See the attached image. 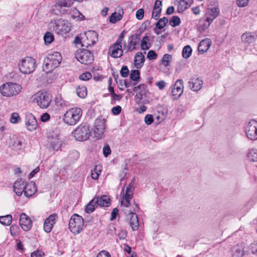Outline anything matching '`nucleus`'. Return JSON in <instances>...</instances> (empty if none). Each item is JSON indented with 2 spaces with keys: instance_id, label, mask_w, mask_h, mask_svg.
I'll use <instances>...</instances> for the list:
<instances>
[{
  "instance_id": "obj_9",
  "label": "nucleus",
  "mask_w": 257,
  "mask_h": 257,
  "mask_svg": "<svg viewBox=\"0 0 257 257\" xmlns=\"http://www.w3.org/2000/svg\"><path fill=\"white\" fill-rule=\"evenodd\" d=\"M246 137L250 140H257V121L251 119L247 123L245 130Z\"/></svg>"
},
{
  "instance_id": "obj_2",
  "label": "nucleus",
  "mask_w": 257,
  "mask_h": 257,
  "mask_svg": "<svg viewBox=\"0 0 257 257\" xmlns=\"http://www.w3.org/2000/svg\"><path fill=\"white\" fill-rule=\"evenodd\" d=\"M22 86L14 82H7L0 87L1 93L4 96L11 97L19 94L22 91Z\"/></svg>"
},
{
  "instance_id": "obj_31",
  "label": "nucleus",
  "mask_w": 257,
  "mask_h": 257,
  "mask_svg": "<svg viewBox=\"0 0 257 257\" xmlns=\"http://www.w3.org/2000/svg\"><path fill=\"white\" fill-rule=\"evenodd\" d=\"M191 4L189 3L186 0H180L178 6V11L179 13H182L188 9Z\"/></svg>"
},
{
  "instance_id": "obj_44",
  "label": "nucleus",
  "mask_w": 257,
  "mask_h": 257,
  "mask_svg": "<svg viewBox=\"0 0 257 257\" xmlns=\"http://www.w3.org/2000/svg\"><path fill=\"white\" fill-rule=\"evenodd\" d=\"M172 58V55L168 54H165L162 60L163 64L166 67L169 66Z\"/></svg>"
},
{
  "instance_id": "obj_62",
  "label": "nucleus",
  "mask_w": 257,
  "mask_h": 257,
  "mask_svg": "<svg viewBox=\"0 0 257 257\" xmlns=\"http://www.w3.org/2000/svg\"><path fill=\"white\" fill-rule=\"evenodd\" d=\"M153 121V117L151 114H147L145 117V122L148 125L152 124Z\"/></svg>"
},
{
  "instance_id": "obj_49",
  "label": "nucleus",
  "mask_w": 257,
  "mask_h": 257,
  "mask_svg": "<svg viewBox=\"0 0 257 257\" xmlns=\"http://www.w3.org/2000/svg\"><path fill=\"white\" fill-rule=\"evenodd\" d=\"M121 18V15L120 14H117L116 13H114L110 17V22L112 23H115L117 21L120 20Z\"/></svg>"
},
{
  "instance_id": "obj_48",
  "label": "nucleus",
  "mask_w": 257,
  "mask_h": 257,
  "mask_svg": "<svg viewBox=\"0 0 257 257\" xmlns=\"http://www.w3.org/2000/svg\"><path fill=\"white\" fill-rule=\"evenodd\" d=\"M126 33V32L124 31H123L120 34L119 36L118 37V39H117L116 41L115 42L119 44H123V48H125L126 47V43L125 41H124V35Z\"/></svg>"
},
{
  "instance_id": "obj_46",
  "label": "nucleus",
  "mask_w": 257,
  "mask_h": 257,
  "mask_svg": "<svg viewBox=\"0 0 257 257\" xmlns=\"http://www.w3.org/2000/svg\"><path fill=\"white\" fill-rule=\"evenodd\" d=\"M44 40L46 44L51 43L54 40L53 35L50 32H47L44 36Z\"/></svg>"
},
{
  "instance_id": "obj_54",
  "label": "nucleus",
  "mask_w": 257,
  "mask_h": 257,
  "mask_svg": "<svg viewBox=\"0 0 257 257\" xmlns=\"http://www.w3.org/2000/svg\"><path fill=\"white\" fill-rule=\"evenodd\" d=\"M92 77V75L89 72H85L79 76V78L82 80L87 81L89 80Z\"/></svg>"
},
{
  "instance_id": "obj_59",
  "label": "nucleus",
  "mask_w": 257,
  "mask_h": 257,
  "mask_svg": "<svg viewBox=\"0 0 257 257\" xmlns=\"http://www.w3.org/2000/svg\"><path fill=\"white\" fill-rule=\"evenodd\" d=\"M111 153V150L108 145H105L103 148V154L104 157H106Z\"/></svg>"
},
{
  "instance_id": "obj_22",
  "label": "nucleus",
  "mask_w": 257,
  "mask_h": 257,
  "mask_svg": "<svg viewBox=\"0 0 257 257\" xmlns=\"http://www.w3.org/2000/svg\"><path fill=\"white\" fill-rule=\"evenodd\" d=\"M24 185V182L22 179H19L15 182L13 190L18 196H21L22 193L24 192L23 190L25 187Z\"/></svg>"
},
{
  "instance_id": "obj_61",
  "label": "nucleus",
  "mask_w": 257,
  "mask_h": 257,
  "mask_svg": "<svg viewBox=\"0 0 257 257\" xmlns=\"http://www.w3.org/2000/svg\"><path fill=\"white\" fill-rule=\"evenodd\" d=\"M144 10L143 9H139L136 14V17L137 19L140 20H142L144 17Z\"/></svg>"
},
{
  "instance_id": "obj_63",
  "label": "nucleus",
  "mask_w": 257,
  "mask_h": 257,
  "mask_svg": "<svg viewBox=\"0 0 257 257\" xmlns=\"http://www.w3.org/2000/svg\"><path fill=\"white\" fill-rule=\"evenodd\" d=\"M157 57V54L153 50H150L147 54V58L150 60L156 59Z\"/></svg>"
},
{
  "instance_id": "obj_47",
  "label": "nucleus",
  "mask_w": 257,
  "mask_h": 257,
  "mask_svg": "<svg viewBox=\"0 0 257 257\" xmlns=\"http://www.w3.org/2000/svg\"><path fill=\"white\" fill-rule=\"evenodd\" d=\"M101 170L100 168H98V167L96 166L94 168V170L91 171V176L92 179L96 180L98 178Z\"/></svg>"
},
{
  "instance_id": "obj_10",
  "label": "nucleus",
  "mask_w": 257,
  "mask_h": 257,
  "mask_svg": "<svg viewBox=\"0 0 257 257\" xmlns=\"http://www.w3.org/2000/svg\"><path fill=\"white\" fill-rule=\"evenodd\" d=\"M105 129V120L104 118H98L94 123V133L95 137L99 139L102 137Z\"/></svg>"
},
{
  "instance_id": "obj_26",
  "label": "nucleus",
  "mask_w": 257,
  "mask_h": 257,
  "mask_svg": "<svg viewBox=\"0 0 257 257\" xmlns=\"http://www.w3.org/2000/svg\"><path fill=\"white\" fill-rule=\"evenodd\" d=\"M232 252L236 257H243L244 255V249L243 244H237L232 248Z\"/></svg>"
},
{
  "instance_id": "obj_38",
  "label": "nucleus",
  "mask_w": 257,
  "mask_h": 257,
  "mask_svg": "<svg viewBox=\"0 0 257 257\" xmlns=\"http://www.w3.org/2000/svg\"><path fill=\"white\" fill-rule=\"evenodd\" d=\"M70 13L71 14L73 17L77 18L79 20H84L85 19L84 16L75 8L72 9Z\"/></svg>"
},
{
  "instance_id": "obj_11",
  "label": "nucleus",
  "mask_w": 257,
  "mask_h": 257,
  "mask_svg": "<svg viewBox=\"0 0 257 257\" xmlns=\"http://www.w3.org/2000/svg\"><path fill=\"white\" fill-rule=\"evenodd\" d=\"M109 55L115 58H119L123 55V50L121 44L115 42L109 48Z\"/></svg>"
},
{
  "instance_id": "obj_33",
  "label": "nucleus",
  "mask_w": 257,
  "mask_h": 257,
  "mask_svg": "<svg viewBox=\"0 0 257 257\" xmlns=\"http://www.w3.org/2000/svg\"><path fill=\"white\" fill-rule=\"evenodd\" d=\"M192 50L189 45L185 46L182 50V57L185 59L188 58L191 55Z\"/></svg>"
},
{
  "instance_id": "obj_37",
  "label": "nucleus",
  "mask_w": 257,
  "mask_h": 257,
  "mask_svg": "<svg viewBox=\"0 0 257 257\" xmlns=\"http://www.w3.org/2000/svg\"><path fill=\"white\" fill-rule=\"evenodd\" d=\"M149 40V37L145 36L143 38L141 43V47L142 50H148L150 47V44L148 43Z\"/></svg>"
},
{
  "instance_id": "obj_12",
  "label": "nucleus",
  "mask_w": 257,
  "mask_h": 257,
  "mask_svg": "<svg viewBox=\"0 0 257 257\" xmlns=\"http://www.w3.org/2000/svg\"><path fill=\"white\" fill-rule=\"evenodd\" d=\"M141 33L135 34L131 35L128 41L127 52L132 51L137 49L136 46L138 45L140 41V35Z\"/></svg>"
},
{
  "instance_id": "obj_34",
  "label": "nucleus",
  "mask_w": 257,
  "mask_h": 257,
  "mask_svg": "<svg viewBox=\"0 0 257 257\" xmlns=\"http://www.w3.org/2000/svg\"><path fill=\"white\" fill-rule=\"evenodd\" d=\"M97 205L95 203V200L92 199L89 203L86 205L85 207V211L87 213H90L92 212L95 209V206Z\"/></svg>"
},
{
  "instance_id": "obj_25",
  "label": "nucleus",
  "mask_w": 257,
  "mask_h": 257,
  "mask_svg": "<svg viewBox=\"0 0 257 257\" xmlns=\"http://www.w3.org/2000/svg\"><path fill=\"white\" fill-rule=\"evenodd\" d=\"M129 214L131 215L130 225L133 230L136 231L138 229L139 225L138 217L134 212H130Z\"/></svg>"
},
{
  "instance_id": "obj_60",
  "label": "nucleus",
  "mask_w": 257,
  "mask_h": 257,
  "mask_svg": "<svg viewBox=\"0 0 257 257\" xmlns=\"http://www.w3.org/2000/svg\"><path fill=\"white\" fill-rule=\"evenodd\" d=\"M74 42L77 46V47H78L79 46H80L81 47H85V43H83V41H81V38H80L78 36H76L75 38Z\"/></svg>"
},
{
  "instance_id": "obj_57",
  "label": "nucleus",
  "mask_w": 257,
  "mask_h": 257,
  "mask_svg": "<svg viewBox=\"0 0 257 257\" xmlns=\"http://www.w3.org/2000/svg\"><path fill=\"white\" fill-rule=\"evenodd\" d=\"M249 2V0H236V3L238 7H246Z\"/></svg>"
},
{
  "instance_id": "obj_36",
  "label": "nucleus",
  "mask_w": 257,
  "mask_h": 257,
  "mask_svg": "<svg viewBox=\"0 0 257 257\" xmlns=\"http://www.w3.org/2000/svg\"><path fill=\"white\" fill-rule=\"evenodd\" d=\"M78 96L80 98H84L87 95V89L85 86H78L76 88Z\"/></svg>"
},
{
  "instance_id": "obj_29",
  "label": "nucleus",
  "mask_w": 257,
  "mask_h": 257,
  "mask_svg": "<svg viewBox=\"0 0 257 257\" xmlns=\"http://www.w3.org/2000/svg\"><path fill=\"white\" fill-rule=\"evenodd\" d=\"M64 6H61L56 2V4L52 6V12L53 14L56 15H60L64 14L66 12L65 10L63 9Z\"/></svg>"
},
{
  "instance_id": "obj_30",
  "label": "nucleus",
  "mask_w": 257,
  "mask_h": 257,
  "mask_svg": "<svg viewBox=\"0 0 257 257\" xmlns=\"http://www.w3.org/2000/svg\"><path fill=\"white\" fill-rule=\"evenodd\" d=\"M246 157L247 159L251 162H257V149L255 148L249 149Z\"/></svg>"
},
{
  "instance_id": "obj_1",
  "label": "nucleus",
  "mask_w": 257,
  "mask_h": 257,
  "mask_svg": "<svg viewBox=\"0 0 257 257\" xmlns=\"http://www.w3.org/2000/svg\"><path fill=\"white\" fill-rule=\"evenodd\" d=\"M62 57L60 53L56 52L49 54L45 58L43 62V69L46 73L51 72L60 65Z\"/></svg>"
},
{
  "instance_id": "obj_23",
  "label": "nucleus",
  "mask_w": 257,
  "mask_h": 257,
  "mask_svg": "<svg viewBox=\"0 0 257 257\" xmlns=\"http://www.w3.org/2000/svg\"><path fill=\"white\" fill-rule=\"evenodd\" d=\"M211 44V41L210 39L205 38L201 41L198 46V51L204 53L206 52L210 48Z\"/></svg>"
},
{
  "instance_id": "obj_51",
  "label": "nucleus",
  "mask_w": 257,
  "mask_h": 257,
  "mask_svg": "<svg viewBox=\"0 0 257 257\" xmlns=\"http://www.w3.org/2000/svg\"><path fill=\"white\" fill-rule=\"evenodd\" d=\"M146 88V85L145 84H140L138 86H136L134 88L133 90L135 92H138L139 89H141L140 92L141 94H144L145 93Z\"/></svg>"
},
{
  "instance_id": "obj_27",
  "label": "nucleus",
  "mask_w": 257,
  "mask_h": 257,
  "mask_svg": "<svg viewBox=\"0 0 257 257\" xmlns=\"http://www.w3.org/2000/svg\"><path fill=\"white\" fill-rule=\"evenodd\" d=\"M145 56L142 52H138L135 57V64L137 68H140L145 61Z\"/></svg>"
},
{
  "instance_id": "obj_35",
  "label": "nucleus",
  "mask_w": 257,
  "mask_h": 257,
  "mask_svg": "<svg viewBox=\"0 0 257 257\" xmlns=\"http://www.w3.org/2000/svg\"><path fill=\"white\" fill-rule=\"evenodd\" d=\"M12 220V216L11 215H7L4 216H0V223L3 225H9Z\"/></svg>"
},
{
  "instance_id": "obj_32",
  "label": "nucleus",
  "mask_w": 257,
  "mask_h": 257,
  "mask_svg": "<svg viewBox=\"0 0 257 257\" xmlns=\"http://www.w3.org/2000/svg\"><path fill=\"white\" fill-rule=\"evenodd\" d=\"M241 40L245 43L250 44L255 40V37L250 33H245L242 35L241 37Z\"/></svg>"
},
{
  "instance_id": "obj_56",
  "label": "nucleus",
  "mask_w": 257,
  "mask_h": 257,
  "mask_svg": "<svg viewBox=\"0 0 257 257\" xmlns=\"http://www.w3.org/2000/svg\"><path fill=\"white\" fill-rule=\"evenodd\" d=\"M161 9H153L152 18L155 20H158L160 16Z\"/></svg>"
},
{
  "instance_id": "obj_13",
  "label": "nucleus",
  "mask_w": 257,
  "mask_h": 257,
  "mask_svg": "<svg viewBox=\"0 0 257 257\" xmlns=\"http://www.w3.org/2000/svg\"><path fill=\"white\" fill-rule=\"evenodd\" d=\"M86 39L83 40L85 47L94 45L98 40V34L94 31H91L85 34Z\"/></svg>"
},
{
  "instance_id": "obj_6",
  "label": "nucleus",
  "mask_w": 257,
  "mask_h": 257,
  "mask_svg": "<svg viewBox=\"0 0 257 257\" xmlns=\"http://www.w3.org/2000/svg\"><path fill=\"white\" fill-rule=\"evenodd\" d=\"M83 224V218L77 214H74L69 220V227L73 233L78 234L82 230Z\"/></svg>"
},
{
  "instance_id": "obj_19",
  "label": "nucleus",
  "mask_w": 257,
  "mask_h": 257,
  "mask_svg": "<svg viewBox=\"0 0 257 257\" xmlns=\"http://www.w3.org/2000/svg\"><path fill=\"white\" fill-rule=\"evenodd\" d=\"M23 190L26 196L31 197L36 192L37 187L35 183L31 182L25 186Z\"/></svg>"
},
{
  "instance_id": "obj_41",
  "label": "nucleus",
  "mask_w": 257,
  "mask_h": 257,
  "mask_svg": "<svg viewBox=\"0 0 257 257\" xmlns=\"http://www.w3.org/2000/svg\"><path fill=\"white\" fill-rule=\"evenodd\" d=\"M181 23V20L179 17L176 16H174L172 17L171 19L169 21L170 25L173 27H175L176 26H179Z\"/></svg>"
},
{
  "instance_id": "obj_21",
  "label": "nucleus",
  "mask_w": 257,
  "mask_h": 257,
  "mask_svg": "<svg viewBox=\"0 0 257 257\" xmlns=\"http://www.w3.org/2000/svg\"><path fill=\"white\" fill-rule=\"evenodd\" d=\"M48 142L53 149H58L60 146L58 137L56 134L53 133L48 137Z\"/></svg>"
},
{
  "instance_id": "obj_64",
  "label": "nucleus",
  "mask_w": 257,
  "mask_h": 257,
  "mask_svg": "<svg viewBox=\"0 0 257 257\" xmlns=\"http://www.w3.org/2000/svg\"><path fill=\"white\" fill-rule=\"evenodd\" d=\"M250 249L252 253L257 254V241H254L251 243Z\"/></svg>"
},
{
  "instance_id": "obj_55",
  "label": "nucleus",
  "mask_w": 257,
  "mask_h": 257,
  "mask_svg": "<svg viewBox=\"0 0 257 257\" xmlns=\"http://www.w3.org/2000/svg\"><path fill=\"white\" fill-rule=\"evenodd\" d=\"M45 253L40 250H37L33 252L31 254V257H44Z\"/></svg>"
},
{
  "instance_id": "obj_17",
  "label": "nucleus",
  "mask_w": 257,
  "mask_h": 257,
  "mask_svg": "<svg viewBox=\"0 0 257 257\" xmlns=\"http://www.w3.org/2000/svg\"><path fill=\"white\" fill-rule=\"evenodd\" d=\"M188 84L192 90L197 91L201 89L203 81L198 77H192L190 78Z\"/></svg>"
},
{
  "instance_id": "obj_39",
  "label": "nucleus",
  "mask_w": 257,
  "mask_h": 257,
  "mask_svg": "<svg viewBox=\"0 0 257 257\" xmlns=\"http://www.w3.org/2000/svg\"><path fill=\"white\" fill-rule=\"evenodd\" d=\"M168 20L167 18L164 17L159 20L156 24V27L159 29H163L168 23Z\"/></svg>"
},
{
  "instance_id": "obj_58",
  "label": "nucleus",
  "mask_w": 257,
  "mask_h": 257,
  "mask_svg": "<svg viewBox=\"0 0 257 257\" xmlns=\"http://www.w3.org/2000/svg\"><path fill=\"white\" fill-rule=\"evenodd\" d=\"M20 118L18 113H13L11 115L10 121L12 123H15L18 122V119Z\"/></svg>"
},
{
  "instance_id": "obj_3",
  "label": "nucleus",
  "mask_w": 257,
  "mask_h": 257,
  "mask_svg": "<svg viewBox=\"0 0 257 257\" xmlns=\"http://www.w3.org/2000/svg\"><path fill=\"white\" fill-rule=\"evenodd\" d=\"M81 116L82 110L80 108H71L64 114L63 120L69 125H74L79 120Z\"/></svg>"
},
{
  "instance_id": "obj_28",
  "label": "nucleus",
  "mask_w": 257,
  "mask_h": 257,
  "mask_svg": "<svg viewBox=\"0 0 257 257\" xmlns=\"http://www.w3.org/2000/svg\"><path fill=\"white\" fill-rule=\"evenodd\" d=\"M135 178H133L128 186L126 187L124 195L129 196V198H132L133 197L135 188Z\"/></svg>"
},
{
  "instance_id": "obj_7",
  "label": "nucleus",
  "mask_w": 257,
  "mask_h": 257,
  "mask_svg": "<svg viewBox=\"0 0 257 257\" xmlns=\"http://www.w3.org/2000/svg\"><path fill=\"white\" fill-rule=\"evenodd\" d=\"M90 133L89 127L84 125L78 126L72 134L77 141H84L89 138Z\"/></svg>"
},
{
  "instance_id": "obj_52",
  "label": "nucleus",
  "mask_w": 257,
  "mask_h": 257,
  "mask_svg": "<svg viewBox=\"0 0 257 257\" xmlns=\"http://www.w3.org/2000/svg\"><path fill=\"white\" fill-rule=\"evenodd\" d=\"M129 70L126 66H123L120 71V74L123 77H126L128 76Z\"/></svg>"
},
{
  "instance_id": "obj_45",
  "label": "nucleus",
  "mask_w": 257,
  "mask_h": 257,
  "mask_svg": "<svg viewBox=\"0 0 257 257\" xmlns=\"http://www.w3.org/2000/svg\"><path fill=\"white\" fill-rule=\"evenodd\" d=\"M140 71L138 70H132L130 74V78L134 81H137L140 78Z\"/></svg>"
},
{
  "instance_id": "obj_53",
  "label": "nucleus",
  "mask_w": 257,
  "mask_h": 257,
  "mask_svg": "<svg viewBox=\"0 0 257 257\" xmlns=\"http://www.w3.org/2000/svg\"><path fill=\"white\" fill-rule=\"evenodd\" d=\"M209 25L207 23H206L205 20H201L200 21V23H199V28L200 30L205 31L209 27Z\"/></svg>"
},
{
  "instance_id": "obj_4",
  "label": "nucleus",
  "mask_w": 257,
  "mask_h": 257,
  "mask_svg": "<svg viewBox=\"0 0 257 257\" xmlns=\"http://www.w3.org/2000/svg\"><path fill=\"white\" fill-rule=\"evenodd\" d=\"M31 101L41 108H46L51 102V98L46 92H38L31 97Z\"/></svg>"
},
{
  "instance_id": "obj_50",
  "label": "nucleus",
  "mask_w": 257,
  "mask_h": 257,
  "mask_svg": "<svg viewBox=\"0 0 257 257\" xmlns=\"http://www.w3.org/2000/svg\"><path fill=\"white\" fill-rule=\"evenodd\" d=\"M129 196L124 195L123 196V199L121 201V206H123L124 207H128L131 203L130 200L132 198H129Z\"/></svg>"
},
{
  "instance_id": "obj_20",
  "label": "nucleus",
  "mask_w": 257,
  "mask_h": 257,
  "mask_svg": "<svg viewBox=\"0 0 257 257\" xmlns=\"http://www.w3.org/2000/svg\"><path fill=\"white\" fill-rule=\"evenodd\" d=\"M95 203L100 207H108L110 204V199L108 196L103 195L100 197H95Z\"/></svg>"
},
{
  "instance_id": "obj_16",
  "label": "nucleus",
  "mask_w": 257,
  "mask_h": 257,
  "mask_svg": "<svg viewBox=\"0 0 257 257\" xmlns=\"http://www.w3.org/2000/svg\"><path fill=\"white\" fill-rule=\"evenodd\" d=\"M57 218V215L53 214L46 219L44 223V229L46 232L49 233L52 230Z\"/></svg>"
},
{
  "instance_id": "obj_42",
  "label": "nucleus",
  "mask_w": 257,
  "mask_h": 257,
  "mask_svg": "<svg viewBox=\"0 0 257 257\" xmlns=\"http://www.w3.org/2000/svg\"><path fill=\"white\" fill-rule=\"evenodd\" d=\"M23 144L22 140L17 138H16L14 140V142L13 143L14 149L17 150H21L22 148Z\"/></svg>"
},
{
  "instance_id": "obj_24",
  "label": "nucleus",
  "mask_w": 257,
  "mask_h": 257,
  "mask_svg": "<svg viewBox=\"0 0 257 257\" xmlns=\"http://www.w3.org/2000/svg\"><path fill=\"white\" fill-rule=\"evenodd\" d=\"M26 125L30 131L35 130L38 125L36 119L33 115L29 116L26 122Z\"/></svg>"
},
{
  "instance_id": "obj_18",
  "label": "nucleus",
  "mask_w": 257,
  "mask_h": 257,
  "mask_svg": "<svg viewBox=\"0 0 257 257\" xmlns=\"http://www.w3.org/2000/svg\"><path fill=\"white\" fill-rule=\"evenodd\" d=\"M20 224L25 231H28L32 227V222L30 218L24 213H22L20 215Z\"/></svg>"
},
{
  "instance_id": "obj_43",
  "label": "nucleus",
  "mask_w": 257,
  "mask_h": 257,
  "mask_svg": "<svg viewBox=\"0 0 257 257\" xmlns=\"http://www.w3.org/2000/svg\"><path fill=\"white\" fill-rule=\"evenodd\" d=\"M74 0H57V3L64 8H69L71 7L74 3Z\"/></svg>"
},
{
  "instance_id": "obj_40",
  "label": "nucleus",
  "mask_w": 257,
  "mask_h": 257,
  "mask_svg": "<svg viewBox=\"0 0 257 257\" xmlns=\"http://www.w3.org/2000/svg\"><path fill=\"white\" fill-rule=\"evenodd\" d=\"M219 10L217 8H213L210 9L207 13V16H209L212 18V19H215L219 15Z\"/></svg>"
},
{
  "instance_id": "obj_8",
  "label": "nucleus",
  "mask_w": 257,
  "mask_h": 257,
  "mask_svg": "<svg viewBox=\"0 0 257 257\" xmlns=\"http://www.w3.org/2000/svg\"><path fill=\"white\" fill-rule=\"evenodd\" d=\"M75 57L81 63L85 65L91 64L94 60L93 54L86 49L78 50L75 53Z\"/></svg>"
},
{
  "instance_id": "obj_5",
  "label": "nucleus",
  "mask_w": 257,
  "mask_h": 257,
  "mask_svg": "<svg viewBox=\"0 0 257 257\" xmlns=\"http://www.w3.org/2000/svg\"><path fill=\"white\" fill-rule=\"evenodd\" d=\"M36 60L32 57H25L19 62V69L23 74H30L35 70L36 67Z\"/></svg>"
},
{
  "instance_id": "obj_14",
  "label": "nucleus",
  "mask_w": 257,
  "mask_h": 257,
  "mask_svg": "<svg viewBox=\"0 0 257 257\" xmlns=\"http://www.w3.org/2000/svg\"><path fill=\"white\" fill-rule=\"evenodd\" d=\"M183 81L182 79H178L172 89V93L175 99L178 98L183 92Z\"/></svg>"
},
{
  "instance_id": "obj_15",
  "label": "nucleus",
  "mask_w": 257,
  "mask_h": 257,
  "mask_svg": "<svg viewBox=\"0 0 257 257\" xmlns=\"http://www.w3.org/2000/svg\"><path fill=\"white\" fill-rule=\"evenodd\" d=\"M55 25L53 29L58 34H66L71 30V26L69 23H64L63 22H56Z\"/></svg>"
}]
</instances>
